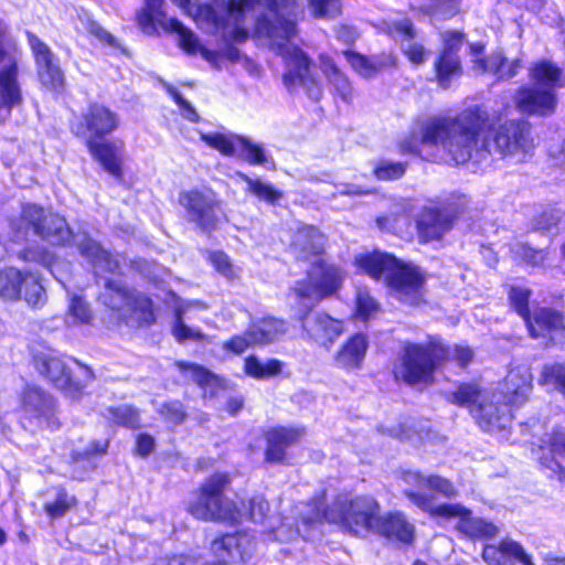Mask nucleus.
Masks as SVG:
<instances>
[{
    "instance_id": "obj_20",
    "label": "nucleus",
    "mask_w": 565,
    "mask_h": 565,
    "mask_svg": "<svg viewBox=\"0 0 565 565\" xmlns=\"http://www.w3.org/2000/svg\"><path fill=\"white\" fill-rule=\"evenodd\" d=\"M513 104L520 114L548 117L555 114L558 98L556 92L552 88L525 84L516 88Z\"/></svg>"
},
{
    "instance_id": "obj_11",
    "label": "nucleus",
    "mask_w": 565,
    "mask_h": 565,
    "mask_svg": "<svg viewBox=\"0 0 565 565\" xmlns=\"http://www.w3.org/2000/svg\"><path fill=\"white\" fill-rule=\"evenodd\" d=\"M0 298L15 302L23 299L29 306L41 307L46 301V292L40 276L13 266L0 269Z\"/></svg>"
},
{
    "instance_id": "obj_63",
    "label": "nucleus",
    "mask_w": 565,
    "mask_h": 565,
    "mask_svg": "<svg viewBox=\"0 0 565 565\" xmlns=\"http://www.w3.org/2000/svg\"><path fill=\"white\" fill-rule=\"evenodd\" d=\"M92 266L100 268L108 274H118L120 264L118 259L107 249H103L98 258L92 263Z\"/></svg>"
},
{
    "instance_id": "obj_41",
    "label": "nucleus",
    "mask_w": 565,
    "mask_h": 565,
    "mask_svg": "<svg viewBox=\"0 0 565 565\" xmlns=\"http://www.w3.org/2000/svg\"><path fill=\"white\" fill-rule=\"evenodd\" d=\"M284 320L275 317H265L260 321V326L247 330L252 339L253 345L255 344H268L273 342L278 334L284 332Z\"/></svg>"
},
{
    "instance_id": "obj_1",
    "label": "nucleus",
    "mask_w": 565,
    "mask_h": 565,
    "mask_svg": "<svg viewBox=\"0 0 565 565\" xmlns=\"http://www.w3.org/2000/svg\"><path fill=\"white\" fill-rule=\"evenodd\" d=\"M449 128L460 137L451 149L457 166L468 162L479 166L490 161L493 154L502 160L516 158L522 163L535 152L533 127L527 119H503L481 105L461 109L454 119H440L431 129L436 134L438 130L447 132Z\"/></svg>"
},
{
    "instance_id": "obj_9",
    "label": "nucleus",
    "mask_w": 565,
    "mask_h": 565,
    "mask_svg": "<svg viewBox=\"0 0 565 565\" xmlns=\"http://www.w3.org/2000/svg\"><path fill=\"white\" fill-rule=\"evenodd\" d=\"M21 47L12 35L10 26L0 19V110L8 114L24 103L20 82Z\"/></svg>"
},
{
    "instance_id": "obj_51",
    "label": "nucleus",
    "mask_w": 565,
    "mask_h": 565,
    "mask_svg": "<svg viewBox=\"0 0 565 565\" xmlns=\"http://www.w3.org/2000/svg\"><path fill=\"white\" fill-rule=\"evenodd\" d=\"M520 66L521 63L519 60L509 62L502 53H497L491 58V73L498 81L514 77L518 74Z\"/></svg>"
},
{
    "instance_id": "obj_21",
    "label": "nucleus",
    "mask_w": 565,
    "mask_h": 565,
    "mask_svg": "<svg viewBox=\"0 0 565 565\" xmlns=\"http://www.w3.org/2000/svg\"><path fill=\"white\" fill-rule=\"evenodd\" d=\"M33 366L54 388L71 396L82 393L83 384L74 379L71 369L60 358L43 353L36 354L33 356Z\"/></svg>"
},
{
    "instance_id": "obj_32",
    "label": "nucleus",
    "mask_w": 565,
    "mask_h": 565,
    "mask_svg": "<svg viewBox=\"0 0 565 565\" xmlns=\"http://www.w3.org/2000/svg\"><path fill=\"white\" fill-rule=\"evenodd\" d=\"M164 0H143V4L135 14V22L146 35H154L161 29L166 33L168 23Z\"/></svg>"
},
{
    "instance_id": "obj_61",
    "label": "nucleus",
    "mask_w": 565,
    "mask_h": 565,
    "mask_svg": "<svg viewBox=\"0 0 565 565\" xmlns=\"http://www.w3.org/2000/svg\"><path fill=\"white\" fill-rule=\"evenodd\" d=\"M252 345L253 342L249 333L248 331H245L244 333L233 334L226 341L223 342L222 348L226 352L241 355Z\"/></svg>"
},
{
    "instance_id": "obj_42",
    "label": "nucleus",
    "mask_w": 565,
    "mask_h": 565,
    "mask_svg": "<svg viewBox=\"0 0 565 565\" xmlns=\"http://www.w3.org/2000/svg\"><path fill=\"white\" fill-rule=\"evenodd\" d=\"M241 178L246 182L247 190L253 195L268 204L275 205L284 198L282 191L269 183H264L259 179H252L246 174H241Z\"/></svg>"
},
{
    "instance_id": "obj_7",
    "label": "nucleus",
    "mask_w": 565,
    "mask_h": 565,
    "mask_svg": "<svg viewBox=\"0 0 565 565\" xmlns=\"http://www.w3.org/2000/svg\"><path fill=\"white\" fill-rule=\"evenodd\" d=\"M448 402L465 408L484 433L502 431L509 427L510 413L495 399V392L479 381H461L449 393Z\"/></svg>"
},
{
    "instance_id": "obj_17",
    "label": "nucleus",
    "mask_w": 565,
    "mask_h": 565,
    "mask_svg": "<svg viewBox=\"0 0 565 565\" xmlns=\"http://www.w3.org/2000/svg\"><path fill=\"white\" fill-rule=\"evenodd\" d=\"M440 119H454V116L437 115L427 118L420 126L419 136L409 134L398 142V151L401 154L422 156V145L439 146L441 145L450 159L455 162L454 153L451 152L452 146L460 140L455 129H447V132L438 130L433 132V127L439 124Z\"/></svg>"
},
{
    "instance_id": "obj_48",
    "label": "nucleus",
    "mask_w": 565,
    "mask_h": 565,
    "mask_svg": "<svg viewBox=\"0 0 565 565\" xmlns=\"http://www.w3.org/2000/svg\"><path fill=\"white\" fill-rule=\"evenodd\" d=\"M157 412L164 423L173 426L182 425L189 416L185 405L179 399L163 402Z\"/></svg>"
},
{
    "instance_id": "obj_13",
    "label": "nucleus",
    "mask_w": 565,
    "mask_h": 565,
    "mask_svg": "<svg viewBox=\"0 0 565 565\" xmlns=\"http://www.w3.org/2000/svg\"><path fill=\"white\" fill-rule=\"evenodd\" d=\"M179 203L184 209L188 221L206 234L217 230L221 215H224L223 203L212 191L210 193L200 189L182 191L179 194Z\"/></svg>"
},
{
    "instance_id": "obj_15",
    "label": "nucleus",
    "mask_w": 565,
    "mask_h": 565,
    "mask_svg": "<svg viewBox=\"0 0 565 565\" xmlns=\"http://www.w3.org/2000/svg\"><path fill=\"white\" fill-rule=\"evenodd\" d=\"M297 310L295 313V320L300 324L301 332L303 335L311 341H315L326 348H329L340 337L343 331L342 322L334 319L324 311L317 312L312 317L310 313L315 305L305 303L302 300L300 303L295 299Z\"/></svg>"
},
{
    "instance_id": "obj_19",
    "label": "nucleus",
    "mask_w": 565,
    "mask_h": 565,
    "mask_svg": "<svg viewBox=\"0 0 565 565\" xmlns=\"http://www.w3.org/2000/svg\"><path fill=\"white\" fill-rule=\"evenodd\" d=\"M459 216L457 210L443 205L424 206L415 220L417 241L422 245L441 242L454 228Z\"/></svg>"
},
{
    "instance_id": "obj_34",
    "label": "nucleus",
    "mask_w": 565,
    "mask_h": 565,
    "mask_svg": "<svg viewBox=\"0 0 565 565\" xmlns=\"http://www.w3.org/2000/svg\"><path fill=\"white\" fill-rule=\"evenodd\" d=\"M530 78L544 88L556 89L563 87V71L550 60H541L532 64Z\"/></svg>"
},
{
    "instance_id": "obj_38",
    "label": "nucleus",
    "mask_w": 565,
    "mask_h": 565,
    "mask_svg": "<svg viewBox=\"0 0 565 565\" xmlns=\"http://www.w3.org/2000/svg\"><path fill=\"white\" fill-rule=\"evenodd\" d=\"M108 422L114 427H122L129 430L141 428V418L139 409L131 405H117L107 408Z\"/></svg>"
},
{
    "instance_id": "obj_60",
    "label": "nucleus",
    "mask_w": 565,
    "mask_h": 565,
    "mask_svg": "<svg viewBox=\"0 0 565 565\" xmlns=\"http://www.w3.org/2000/svg\"><path fill=\"white\" fill-rule=\"evenodd\" d=\"M169 96L179 107L181 115L191 122H199L201 120L200 115L196 113L195 108L181 95V93L174 88L169 87L167 89Z\"/></svg>"
},
{
    "instance_id": "obj_55",
    "label": "nucleus",
    "mask_w": 565,
    "mask_h": 565,
    "mask_svg": "<svg viewBox=\"0 0 565 565\" xmlns=\"http://www.w3.org/2000/svg\"><path fill=\"white\" fill-rule=\"evenodd\" d=\"M109 446V439L93 440L89 443L86 449L73 451L72 459L75 462L89 461L92 458L106 455L108 452Z\"/></svg>"
},
{
    "instance_id": "obj_14",
    "label": "nucleus",
    "mask_w": 565,
    "mask_h": 565,
    "mask_svg": "<svg viewBox=\"0 0 565 565\" xmlns=\"http://www.w3.org/2000/svg\"><path fill=\"white\" fill-rule=\"evenodd\" d=\"M260 3L276 17L273 21L269 18L260 17L257 19L255 30L259 35L276 42L284 43L292 40L297 33V22L295 19L280 17V14L296 15L299 9L298 0H259Z\"/></svg>"
},
{
    "instance_id": "obj_6",
    "label": "nucleus",
    "mask_w": 565,
    "mask_h": 565,
    "mask_svg": "<svg viewBox=\"0 0 565 565\" xmlns=\"http://www.w3.org/2000/svg\"><path fill=\"white\" fill-rule=\"evenodd\" d=\"M232 478L226 471H216L204 478L193 489L186 503V512L198 521L223 523L236 526L243 521V512L238 503L226 492L231 488Z\"/></svg>"
},
{
    "instance_id": "obj_59",
    "label": "nucleus",
    "mask_w": 565,
    "mask_h": 565,
    "mask_svg": "<svg viewBox=\"0 0 565 565\" xmlns=\"http://www.w3.org/2000/svg\"><path fill=\"white\" fill-rule=\"evenodd\" d=\"M269 512V502L264 495H253L248 499L247 519L252 522H263Z\"/></svg>"
},
{
    "instance_id": "obj_10",
    "label": "nucleus",
    "mask_w": 565,
    "mask_h": 565,
    "mask_svg": "<svg viewBox=\"0 0 565 565\" xmlns=\"http://www.w3.org/2000/svg\"><path fill=\"white\" fill-rule=\"evenodd\" d=\"M104 286L106 294L104 295L103 303L111 312L117 313L120 311L116 300V298H119L128 308L130 318L135 320L137 328H148L156 323L154 303L149 295L113 279H107Z\"/></svg>"
},
{
    "instance_id": "obj_54",
    "label": "nucleus",
    "mask_w": 565,
    "mask_h": 565,
    "mask_svg": "<svg viewBox=\"0 0 565 565\" xmlns=\"http://www.w3.org/2000/svg\"><path fill=\"white\" fill-rule=\"evenodd\" d=\"M68 313L79 323L89 324L93 321V312L83 296L73 295L68 303Z\"/></svg>"
},
{
    "instance_id": "obj_12",
    "label": "nucleus",
    "mask_w": 565,
    "mask_h": 565,
    "mask_svg": "<svg viewBox=\"0 0 565 565\" xmlns=\"http://www.w3.org/2000/svg\"><path fill=\"white\" fill-rule=\"evenodd\" d=\"M20 221L32 230L34 235L54 246H66L73 236L72 230L65 218L56 213H49L35 203L22 205Z\"/></svg>"
},
{
    "instance_id": "obj_22",
    "label": "nucleus",
    "mask_w": 565,
    "mask_h": 565,
    "mask_svg": "<svg viewBox=\"0 0 565 565\" xmlns=\"http://www.w3.org/2000/svg\"><path fill=\"white\" fill-rule=\"evenodd\" d=\"M524 324L530 338L554 343L555 335H565V311L552 306L535 305Z\"/></svg>"
},
{
    "instance_id": "obj_40",
    "label": "nucleus",
    "mask_w": 565,
    "mask_h": 565,
    "mask_svg": "<svg viewBox=\"0 0 565 565\" xmlns=\"http://www.w3.org/2000/svg\"><path fill=\"white\" fill-rule=\"evenodd\" d=\"M206 260L213 269L228 282H234L241 279V268L233 263L231 257L224 250H210L207 253Z\"/></svg>"
},
{
    "instance_id": "obj_28",
    "label": "nucleus",
    "mask_w": 565,
    "mask_h": 565,
    "mask_svg": "<svg viewBox=\"0 0 565 565\" xmlns=\"http://www.w3.org/2000/svg\"><path fill=\"white\" fill-rule=\"evenodd\" d=\"M342 54L350 67L363 78H372L381 72L394 70L398 65L396 55L391 51L380 52L373 58L350 49L344 50Z\"/></svg>"
},
{
    "instance_id": "obj_30",
    "label": "nucleus",
    "mask_w": 565,
    "mask_h": 565,
    "mask_svg": "<svg viewBox=\"0 0 565 565\" xmlns=\"http://www.w3.org/2000/svg\"><path fill=\"white\" fill-rule=\"evenodd\" d=\"M370 342L363 332H355L347 338L333 356L335 365L345 371L362 367Z\"/></svg>"
},
{
    "instance_id": "obj_31",
    "label": "nucleus",
    "mask_w": 565,
    "mask_h": 565,
    "mask_svg": "<svg viewBox=\"0 0 565 565\" xmlns=\"http://www.w3.org/2000/svg\"><path fill=\"white\" fill-rule=\"evenodd\" d=\"M284 60L286 65L291 66L282 74V83L288 90L307 83L317 84L316 78L310 75L311 60L299 46H292Z\"/></svg>"
},
{
    "instance_id": "obj_4",
    "label": "nucleus",
    "mask_w": 565,
    "mask_h": 565,
    "mask_svg": "<svg viewBox=\"0 0 565 565\" xmlns=\"http://www.w3.org/2000/svg\"><path fill=\"white\" fill-rule=\"evenodd\" d=\"M355 273L374 281H383L386 289L401 303L419 307L426 303L427 274L412 262L395 254L373 248L354 255Z\"/></svg>"
},
{
    "instance_id": "obj_37",
    "label": "nucleus",
    "mask_w": 565,
    "mask_h": 565,
    "mask_svg": "<svg viewBox=\"0 0 565 565\" xmlns=\"http://www.w3.org/2000/svg\"><path fill=\"white\" fill-rule=\"evenodd\" d=\"M167 26L166 33L178 34V44L182 51L190 55H194L200 51L204 57H207L210 51L200 46L199 40L193 31L186 28L180 20L177 18H170Z\"/></svg>"
},
{
    "instance_id": "obj_50",
    "label": "nucleus",
    "mask_w": 565,
    "mask_h": 565,
    "mask_svg": "<svg viewBox=\"0 0 565 565\" xmlns=\"http://www.w3.org/2000/svg\"><path fill=\"white\" fill-rule=\"evenodd\" d=\"M380 310V303L372 297L369 289H360L354 297V313L362 321H367Z\"/></svg>"
},
{
    "instance_id": "obj_24",
    "label": "nucleus",
    "mask_w": 565,
    "mask_h": 565,
    "mask_svg": "<svg viewBox=\"0 0 565 565\" xmlns=\"http://www.w3.org/2000/svg\"><path fill=\"white\" fill-rule=\"evenodd\" d=\"M214 556L232 563H246L254 553L253 537L244 530L221 533L210 544Z\"/></svg>"
},
{
    "instance_id": "obj_16",
    "label": "nucleus",
    "mask_w": 565,
    "mask_h": 565,
    "mask_svg": "<svg viewBox=\"0 0 565 565\" xmlns=\"http://www.w3.org/2000/svg\"><path fill=\"white\" fill-rule=\"evenodd\" d=\"M20 411L23 418L57 429L61 423L57 418V402L47 391L35 384H25L20 394Z\"/></svg>"
},
{
    "instance_id": "obj_56",
    "label": "nucleus",
    "mask_w": 565,
    "mask_h": 565,
    "mask_svg": "<svg viewBox=\"0 0 565 565\" xmlns=\"http://www.w3.org/2000/svg\"><path fill=\"white\" fill-rule=\"evenodd\" d=\"M312 15L317 19L334 18L341 13L340 0H309Z\"/></svg>"
},
{
    "instance_id": "obj_53",
    "label": "nucleus",
    "mask_w": 565,
    "mask_h": 565,
    "mask_svg": "<svg viewBox=\"0 0 565 565\" xmlns=\"http://www.w3.org/2000/svg\"><path fill=\"white\" fill-rule=\"evenodd\" d=\"M171 334L178 343H184L186 341L200 343L207 340V335L200 328H191L184 322L172 324Z\"/></svg>"
},
{
    "instance_id": "obj_18",
    "label": "nucleus",
    "mask_w": 565,
    "mask_h": 565,
    "mask_svg": "<svg viewBox=\"0 0 565 565\" xmlns=\"http://www.w3.org/2000/svg\"><path fill=\"white\" fill-rule=\"evenodd\" d=\"M25 38L34 60L36 77L41 85L52 92L62 90L65 86V75L60 66L58 58L35 33L25 31Z\"/></svg>"
},
{
    "instance_id": "obj_64",
    "label": "nucleus",
    "mask_w": 565,
    "mask_h": 565,
    "mask_svg": "<svg viewBox=\"0 0 565 565\" xmlns=\"http://www.w3.org/2000/svg\"><path fill=\"white\" fill-rule=\"evenodd\" d=\"M103 249H104V247L99 242H97L94 238L88 237V236L84 237L78 243L79 254L84 258H86L90 264L98 258V256Z\"/></svg>"
},
{
    "instance_id": "obj_58",
    "label": "nucleus",
    "mask_w": 565,
    "mask_h": 565,
    "mask_svg": "<svg viewBox=\"0 0 565 565\" xmlns=\"http://www.w3.org/2000/svg\"><path fill=\"white\" fill-rule=\"evenodd\" d=\"M21 257L25 262H34L47 268L56 262V256L46 247H26L22 250Z\"/></svg>"
},
{
    "instance_id": "obj_5",
    "label": "nucleus",
    "mask_w": 565,
    "mask_h": 565,
    "mask_svg": "<svg viewBox=\"0 0 565 565\" xmlns=\"http://www.w3.org/2000/svg\"><path fill=\"white\" fill-rule=\"evenodd\" d=\"M450 361V345L438 337L426 341H405L401 344L392 375L396 382L407 386H430L436 382V372Z\"/></svg>"
},
{
    "instance_id": "obj_26",
    "label": "nucleus",
    "mask_w": 565,
    "mask_h": 565,
    "mask_svg": "<svg viewBox=\"0 0 565 565\" xmlns=\"http://www.w3.org/2000/svg\"><path fill=\"white\" fill-rule=\"evenodd\" d=\"M481 557L487 565H536L524 546L509 536L484 544Z\"/></svg>"
},
{
    "instance_id": "obj_49",
    "label": "nucleus",
    "mask_w": 565,
    "mask_h": 565,
    "mask_svg": "<svg viewBox=\"0 0 565 565\" xmlns=\"http://www.w3.org/2000/svg\"><path fill=\"white\" fill-rule=\"evenodd\" d=\"M514 255L525 265L542 267L547 260L548 252L546 248H536L527 242H522L515 246Z\"/></svg>"
},
{
    "instance_id": "obj_57",
    "label": "nucleus",
    "mask_w": 565,
    "mask_h": 565,
    "mask_svg": "<svg viewBox=\"0 0 565 565\" xmlns=\"http://www.w3.org/2000/svg\"><path fill=\"white\" fill-rule=\"evenodd\" d=\"M426 487L447 499L457 495V489L455 488L454 483L449 479L439 475H428L426 477Z\"/></svg>"
},
{
    "instance_id": "obj_25",
    "label": "nucleus",
    "mask_w": 565,
    "mask_h": 565,
    "mask_svg": "<svg viewBox=\"0 0 565 565\" xmlns=\"http://www.w3.org/2000/svg\"><path fill=\"white\" fill-rule=\"evenodd\" d=\"M306 435L303 427L277 425L265 433L264 460L267 463L284 465L287 449L301 440Z\"/></svg>"
},
{
    "instance_id": "obj_36",
    "label": "nucleus",
    "mask_w": 565,
    "mask_h": 565,
    "mask_svg": "<svg viewBox=\"0 0 565 565\" xmlns=\"http://www.w3.org/2000/svg\"><path fill=\"white\" fill-rule=\"evenodd\" d=\"M375 224L381 232L404 238L406 234H409L412 220L409 214L402 209L377 215L375 217Z\"/></svg>"
},
{
    "instance_id": "obj_2",
    "label": "nucleus",
    "mask_w": 565,
    "mask_h": 565,
    "mask_svg": "<svg viewBox=\"0 0 565 565\" xmlns=\"http://www.w3.org/2000/svg\"><path fill=\"white\" fill-rule=\"evenodd\" d=\"M327 235L313 224H299L289 242V250L300 262L316 258L307 271V278L296 280L289 288L300 303L302 300L320 302L335 296L342 288L344 270L335 263L328 262L326 254Z\"/></svg>"
},
{
    "instance_id": "obj_46",
    "label": "nucleus",
    "mask_w": 565,
    "mask_h": 565,
    "mask_svg": "<svg viewBox=\"0 0 565 565\" xmlns=\"http://www.w3.org/2000/svg\"><path fill=\"white\" fill-rule=\"evenodd\" d=\"M77 504L75 497H70L64 488H60L53 501L45 502L43 510L50 519H60L64 516L73 507Z\"/></svg>"
},
{
    "instance_id": "obj_52",
    "label": "nucleus",
    "mask_w": 565,
    "mask_h": 565,
    "mask_svg": "<svg viewBox=\"0 0 565 565\" xmlns=\"http://www.w3.org/2000/svg\"><path fill=\"white\" fill-rule=\"evenodd\" d=\"M466 41L462 30H448L441 36V47L437 53L460 56L459 51Z\"/></svg>"
},
{
    "instance_id": "obj_27",
    "label": "nucleus",
    "mask_w": 565,
    "mask_h": 565,
    "mask_svg": "<svg viewBox=\"0 0 565 565\" xmlns=\"http://www.w3.org/2000/svg\"><path fill=\"white\" fill-rule=\"evenodd\" d=\"M403 497L409 500L419 510L426 512L433 519L452 520L457 519L456 530L460 532L463 520L469 516L470 509L460 503H440L434 505L433 495L405 489Z\"/></svg>"
},
{
    "instance_id": "obj_62",
    "label": "nucleus",
    "mask_w": 565,
    "mask_h": 565,
    "mask_svg": "<svg viewBox=\"0 0 565 565\" xmlns=\"http://www.w3.org/2000/svg\"><path fill=\"white\" fill-rule=\"evenodd\" d=\"M331 84L333 86V94L335 97L340 98L345 104H351L353 102V87L347 75L340 78H333Z\"/></svg>"
},
{
    "instance_id": "obj_45",
    "label": "nucleus",
    "mask_w": 565,
    "mask_h": 565,
    "mask_svg": "<svg viewBox=\"0 0 565 565\" xmlns=\"http://www.w3.org/2000/svg\"><path fill=\"white\" fill-rule=\"evenodd\" d=\"M175 366L181 373L190 372L192 380L201 388H206L209 386L215 385L218 382L217 375H215L204 365L194 362L178 361L175 362Z\"/></svg>"
},
{
    "instance_id": "obj_23",
    "label": "nucleus",
    "mask_w": 565,
    "mask_h": 565,
    "mask_svg": "<svg viewBox=\"0 0 565 565\" xmlns=\"http://www.w3.org/2000/svg\"><path fill=\"white\" fill-rule=\"evenodd\" d=\"M533 390V377L526 371L512 370L510 371L501 383L500 390L495 392V399L508 408L510 413L509 425L514 418V411L524 406Z\"/></svg>"
},
{
    "instance_id": "obj_43",
    "label": "nucleus",
    "mask_w": 565,
    "mask_h": 565,
    "mask_svg": "<svg viewBox=\"0 0 565 565\" xmlns=\"http://www.w3.org/2000/svg\"><path fill=\"white\" fill-rule=\"evenodd\" d=\"M532 290L525 287L511 286L508 291V301L511 309L523 320L526 321L532 312L530 301Z\"/></svg>"
},
{
    "instance_id": "obj_3",
    "label": "nucleus",
    "mask_w": 565,
    "mask_h": 565,
    "mask_svg": "<svg viewBox=\"0 0 565 565\" xmlns=\"http://www.w3.org/2000/svg\"><path fill=\"white\" fill-rule=\"evenodd\" d=\"M121 125L120 116L109 105L93 100L68 120L71 135L79 140L99 167L116 180L124 178L121 139H109Z\"/></svg>"
},
{
    "instance_id": "obj_39",
    "label": "nucleus",
    "mask_w": 565,
    "mask_h": 565,
    "mask_svg": "<svg viewBox=\"0 0 565 565\" xmlns=\"http://www.w3.org/2000/svg\"><path fill=\"white\" fill-rule=\"evenodd\" d=\"M241 136L242 135L236 134L226 135L222 132H201L200 140L210 148L218 151L224 157H235Z\"/></svg>"
},
{
    "instance_id": "obj_33",
    "label": "nucleus",
    "mask_w": 565,
    "mask_h": 565,
    "mask_svg": "<svg viewBox=\"0 0 565 565\" xmlns=\"http://www.w3.org/2000/svg\"><path fill=\"white\" fill-rule=\"evenodd\" d=\"M465 73L461 56L436 53L431 65L433 81L440 89H449Z\"/></svg>"
},
{
    "instance_id": "obj_29",
    "label": "nucleus",
    "mask_w": 565,
    "mask_h": 565,
    "mask_svg": "<svg viewBox=\"0 0 565 565\" xmlns=\"http://www.w3.org/2000/svg\"><path fill=\"white\" fill-rule=\"evenodd\" d=\"M372 532L404 545H412L415 541V526L401 511L379 513Z\"/></svg>"
},
{
    "instance_id": "obj_35",
    "label": "nucleus",
    "mask_w": 565,
    "mask_h": 565,
    "mask_svg": "<svg viewBox=\"0 0 565 565\" xmlns=\"http://www.w3.org/2000/svg\"><path fill=\"white\" fill-rule=\"evenodd\" d=\"M459 533L472 541H486L494 539L499 534V527L490 520L475 516L470 510L469 516L461 523Z\"/></svg>"
},
{
    "instance_id": "obj_47",
    "label": "nucleus",
    "mask_w": 565,
    "mask_h": 565,
    "mask_svg": "<svg viewBox=\"0 0 565 565\" xmlns=\"http://www.w3.org/2000/svg\"><path fill=\"white\" fill-rule=\"evenodd\" d=\"M238 141L236 157L245 160L250 166H262L266 163L267 157L260 145L253 142L245 136H241Z\"/></svg>"
},
{
    "instance_id": "obj_8",
    "label": "nucleus",
    "mask_w": 565,
    "mask_h": 565,
    "mask_svg": "<svg viewBox=\"0 0 565 565\" xmlns=\"http://www.w3.org/2000/svg\"><path fill=\"white\" fill-rule=\"evenodd\" d=\"M380 510L379 501L371 494L344 495L323 508L321 521L337 524L343 531L358 535L362 530L373 531Z\"/></svg>"
},
{
    "instance_id": "obj_44",
    "label": "nucleus",
    "mask_w": 565,
    "mask_h": 565,
    "mask_svg": "<svg viewBox=\"0 0 565 565\" xmlns=\"http://www.w3.org/2000/svg\"><path fill=\"white\" fill-rule=\"evenodd\" d=\"M408 168L406 161L379 160L372 169L373 177L379 181H395L402 179Z\"/></svg>"
}]
</instances>
